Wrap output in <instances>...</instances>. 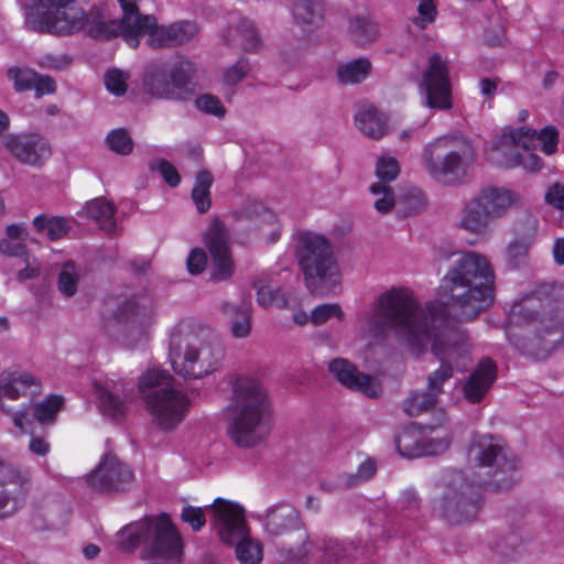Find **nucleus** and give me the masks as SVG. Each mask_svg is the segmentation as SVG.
<instances>
[{
    "instance_id": "obj_1",
    "label": "nucleus",
    "mask_w": 564,
    "mask_h": 564,
    "mask_svg": "<svg viewBox=\"0 0 564 564\" xmlns=\"http://www.w3.org/2000/svg\"><path fill=\"white\" fill-rule=\"evenodd\" d=\"M494 271L488 259L466 251L454 261L441 285L440 300L421 307L409 288L383 292L373 308L361 319L365 336L378 338L393 328L404 349L420 356L430 347L441 367L427 380V391L437 395L453 371L469 362L467 336L449 321L475 318L494 300Z\"/></svg>"
},
{
    "instance_id": "obj_2",
    "label": "nucleus",
    "mask_w": 564,
    "mask_h": 564,
    "mask_svg": "<svg viewBox=\"0 0 564 564\" xmlns=\"http://www.w3.org/2000/svg\"><path fill=\"white\" fill-rule=\"evenodd\" d=\"M471 482L460 471L446 473L436 487L434 511L451 524H462L476 517L479 489H507L518 479V464L509 457L503 442L489 434L475 435L467 449Z\"/></svg>"
},
{
    "instance_id": "obj_3",
    "label": "nucleus",
    "mask_w": 564,
    "mask_h": 564,
    "mask_svg": "<svg viewBox=\"0 0 564 564\" xmlns=\"http://www.w3.org/2000/svg\"><path fill=\"white\" fill-rule=\"evenodd\" d=\"M117 1L122 11L121 19L112 18L107 6H96L102 15L101 26L109 32L105 40L121 36L129 46L137 47L144 39L151 47H167L184 44L197 33L196 24L188 21L159 25L155 17L139 12L142 0Z\"/></svg>"
},
{
    "instance_id": "obj_4",
    "label": "nucleus",
    "mask_w": 564,
    "mask_h": 564,
    "mask_svg": "<svg viewBox=\"0 0 564 564\" xmlns=\"http://www.w3.org/2000/svg\"><path fill=\"white\" fill-rule=\"evenodd\" d=\"M21 10L24 26L39 34L68 37L83 32L97 40L109 34L96 6L86 11L74 0H25Z\"/></svg>"
},
{
    "instance_id": "obj_5",
    "label": "nucleus",
    "mask_w": 564,
    "mask_h": 564,
    "mask_svg": "<svg viewBox=\"0 0 564 564\" xmlns=\"http://www.w3.org/2000/svg\"><path fill=\"white\" fill-rule=\"evenodd\" d=\"M232 394L228 408V434L239 446H254L270 431L267 393L256 378L239 376L232 383Z\"/></svg>"
},
{
    "instance_id": "obj_6",
    "label": "nucleus",
    "mask_w": 564,
    "mask_h": 564,
    "mask_svg": "<svg viewBox=\"0 0 564 564\" xmlns=\"http://www.w3.org/2000/svg\"><path fill=\"white\" fill-rule=\"evenodd\" d=\"M113 543L123 552L143 545L145 564H181L183 541L166 514L128 523L115 535Z\"/></svg>"
},
{
    "instance_id": "obj_7",
    "label": "nucleus",
    "mask_w": 564,
    "mask_h": 564,
    "mask_svg": "<svg viewBox=\"0 0 564 564\" xmlns=\"http://www.w3.org/2000/svg\"><path fill=\"white\" fill-rule=\"evenodd\" d=\"M506 334L520 349L522 335H536L546 350L556 348L564 339V303L553 306L536 294L523 297L510 310Z\"/></svg>"
},
{
    "instance_id": "obj_8",
    "label": "nucleus",
    "mask_w": 564,
    "mask_h": 564,
    "mask_svg": "<svg viewBox=\"0 0 564 564\" xmlns=\"http://www.w3.org/2000/svg\"><path fill=\"white\" fill-rule=\"evenodd\" d=\"M558 145V130L545 126L539 132L527 127L503 130L488 150V160L503 167L522 166L528 172H536L542 167V160L532 151L540 149L544 154L552 155Z\"/></svg>"
},
{
    "instance_id": "obj_9",
    "label": "nucleus",
    "mask_w": 564,
    "mask_h": 564,
    "mask_svg": "<svg viewBox=\"0 0 564 564\" xmlns=\"http://www.w3.org/2000/svg\"><path fill=\"white\" fill-rule=\"evenodd\" d=\"M294 239L307 289L318 294L334 292L340 285L341 275L329 240L312 230H300Z\"/></svg>"
},
{
    "instance_id": "obj_10",
    "label": "nucleus",
    "mask_w": 564,
    "mask_h": 564,
    "mask_svg": "<svg viewBox=\"0 0 564 564\" xmlns=\"http://www.w3.org/2000/svg\"><path fill=\"white\" fill-rule=\"evenodd\" d=\"M139 391L154 423L164 431L178 426L191 408L189 398L174 387L173 377L155 366L140 377Z\"/></svg>"
},
{
    "instance_id": "obj_11",
    "label": "nucleus",
    "mask_w": 564,
    "mask_h": 564,
    "mask_svg": "<svg viewBox=\"0 0 564 564\" xmlns=\"http://www.w3.org/2000/svg\"><path fill=\"white\" fill-rule=\"evenodd\" d=\"M422 159L432 178L444 185H454L466 176L474 160V150L463 138L442 137L424 148Z\"/></svg>"
},
{
    "instance_id": "obj_12",
    "label": "nucleus",
    "mask_w": 564,
    "mask_h": 564,
    "mask_svg": "<svg viewBox=\"0 0 564 564\" xmlns=\"http://www.w3.org/2000/svg\"><path fill=\"white\" fill-rule=\"evenodd\" d=\"M209 510L221 541L236 544L238 561L242 564H259L263 557V547L258 540L249 536L243 508L236 502L217 498Z\"/></svg>"
},
{
    "instance_id": "obj_13",
    "label": "nucleus",
    "mask_w": 564,
    "mask_h": 564,
    "mask_svg": "<svg viewBox=\"0 0 564 564\" xmlns=\"http://www.w3.org/2000/svg\"><path fill=\"white\" fill-rule=\"evenodd\" d=\"M195 73V64L187 58L177 59L169 68L153 66L144 74V88L156 98L183 99Z\"/></svg>"
},
{
    "instance_id": "obj_14",
    "label": "nucleus",
    "mask_w": 564,
    "mask_h": 564,
    "mask_svg": "<svg viewBox=\"0 0 564 564\" xmlns=\"http://www.w3.org/2000/svg\"><path fill=\"white\" fill-rule=\"evenodd\" d=\"M224 358V348L217 340L189 341L183 352H170L171 365L175 373L200 379L217 370Z\"/></svg>"
},
{
    "instance_id": "obj_15",
    "label": "nucleus",
    "mask_w": 564,
    "mask_h": 564,
    "mask_svg": "<svg viewBox=\"0 0 564 564\" xmlns=\"http://www.w3.org/2000/svg\"><path fill=\"white\" fill-rule=\"evenodd\" d=\"M84 481L94 492L115 495L124 492L133 486L134 473L117 455L107 453L97 466L85 475Z\"/></svg>"
},
{
    "instance_id": "obj_16",
    "label": "nucleus",
    "mask_w": 564,
    "mask_h": 564,
    "mask_svg": "<svg viewBox=\"0 0 564 564\" xmlns=\"http://www.w3.org/2000/svg\"><path fill=\"white\" fill-rule=\"evenodd\" d=\"M40 386L39 380L25 369L20 367L9 368L0 373V402L3 399L18 400L35 393ZM3 412L8 413L21 433L30 431V420L24 411H11L0 403Z\"/></svg>"
},
{
    "instance_id": "obj_17",
    "label": "nucleus",
    "mask_w": 564,
    "mask_h": 564,
    "mask_svg": "<svg viewBox=\"0 0 564 564\" xmlns=\"http://www.w3.org/2000/svg\"><path fill=\"white\" fill-rule=\"evenodd\" d=\"M420 90L429 108L436 110L452 108V85L447 61L441 55L434 54L429 58V66L423 72Z\"/></svg>"
},
{
    "instance_id": "obj_18",
    "label": "nucleus",
    "mask_w": 564,
    "mask_h": 564,
    "mask_svg": "<svg viewBox=\"0 0 564 564\" xmlns=\"http://www.w3.org/2000/svg\"><path fill=\"white\" fill-rule=\"evenodd\" d=\"M30 488L29 470L0 462V518L12 514Z\"/></svg>"
},
{
    "instance_id": "obj_19",
    "label": "nucleus",
    "mask_w": 564,
    "mask_h": 564,
    "mask_svg": "<svg viewBox=\"0 0 564 564\" xmlns=\"http://www.w3.org/2000/svg\"><path fill=\"white\" fill-rule=\"evenodd\" d=\"M3 145L19 162L40 167L51 156L47 140L36 133H11L3 137Z\"/></svg>"
},
{
    "instance_id": "obj_20",
    "label": "nucleus",
    "mask_w": 564,
    "mask_h": 564,
    "mask_svg": "<svg viewBox=\"0 0 564 564\" xmlns=\"http://www.w3.org/2000/svg\"><path fill=\"white\" fill-rule=\"evenodd\" d=\"M205 243L212 256L213 278L226 280L234 272V262L228 248V234L223 223L214 220L206 231Z\"/></svg>"
},
{
    "instance_id": "obj_21",
    "label": "nucleus",
    "mask_w": 564,
    "mask_h": 564,
    "mask_svg": "<svg viewBox=\"0 0 564 564\" xmlns=\"http://www.w3.org/2000/svg\"><path fill=\"white\" fill-rule=\"evenodd\" d=\"M328 370L338 382L350 390L361 392L369 398H375L381 392L379 381L371 376L359 372L348 359H333L328 364Z\"/></svg>"
},
{
    "instance_id": "obj_22",
    "label": "nucleus",
    "mask_w": 564,
    "mask_h": 564,
    "mask_svg": "<svg viewBox=\"0 0 564 564\" xmlns=\"http://www.w3.org/2000/svg\"><path fill=\"white\" fill-rule=\"evenodd\" d=\"M93 395L101 413L111 419H118L126 411V401L122 395V384L108 377L95 379Z\"/></svg>"
},
{
    "instance_id": "obj_23",
    "label": "nucleus",
    "mask_w": 564,
    "mask_h": 564,
    "mask_svg": "<svg viewBox=\"0 0 564 564\" xmlns=\"http://www.w3.org/2000/svg\"><path fill=\"white\" fill-rule=\"evenodd\" d=\"M475 196L492 221L506 216L520 203V195L507 187L488 186Z\"/></svg>"
},
{
    "instance_id": "obj_24",
    "label": "nucleus",
    "mask_w": 564,
    "mask_h": 564,
    "mask_svg": "<svg viewBox=\"0 0 564 564\" xmlns=\"http://www.w3.org/2000/svg\"><path fill=\"white\" fill-rule=\"evenodd\" d=\"M124 314L129 321V336L145 338L155 319L152 300L143 296L129 301L124 306Z\"/></svg>"
},
{
    "instance_id": "obj_25",
    "label": "nucleus",
    "mask_w": 564,
    "mask_h": 564,
    "mask_svg": "<svg viewBox=\"0 0 564 564\" xmlns=\"http://www.w3.org/2000/svg\"><path fill=\"white\" fill-rule=\"evenodd\" d=\"M497 377V367L494 361L486 358L479 361L476 369L467 378L463 392L469 402L480 401L488 392Z\"/></svg>"
},
{
    "instance_id": "obj_26",
    "label": "nucleus",
    "mask_w": 564,
    "mask_h": 564,
    "mask_svg": "<svg viewBox=\"0 0 564 564\" xmlns=\"http://www.w3.org/2000/svg\"><path fill=\"white\" fill-rule=\"evenodd\" d=\"M491 218L480 205L476 196L467 200L460 209L458 227L478 237L490 234Z\"/></svg>"
},
{
    "instance_id": "obj_27",
    "label": "nucleus",
    "mask_w": 564,
    "mask_h": 564,
    "mask_svg": "<svg viewBox=\"0 0 564 564\" xmlns=\"http://www.w3.org/2000/svg\"><path fill=\"white\" fill-rule=\"evenodd\" d=\"M357 129L369 139L382 138L388 132L387 118L371 105L361 106L355 115Z\"/></svg>"
},
{
    "instance_id": "obj_28",
    "label": "nucleus",
    "mask_w": 564,
    "mask_h": 564,
    "mask_svg": "<svg viewBox=\"0 0 564 564\" xmlns=\"http://www.w3.org/2000/svg\"><path fill=\"white\" fill-rule=\"evenodd\" d=\"M423 436L424 430L419 425H410L401 430L395 438L399 453L409 458L424 456Z\"/></svg>"
},
{
    "instance_id": "obj_29",
    "label": "nucleus",
    "mask_w": 564,
    "mask_h": 564,
    "mask_svg": "<svg viewBox=\"0 0 564 564\" xmlns=\"http://www.w3.org/2000/svg\"><path fill=\"white\" fill-rule=\"evenodd\" d=\"M424 436L422 437L424 456L438 455L447 451L452 442V433L445 424L435 426H422Z\"/></svg>"
},
{
    "instance_id": "obj_30",
    "label": "nucleus",
    "mask_w": 564,
    "mask_h": 564,
    "mask_svg": "<svg viewBox=\"0 0 564 564\" xmlns=\"http://www.w3.org/2000/svg\"><path fill=\"white\" fill-rule=\"evenodd\" d=\"M296 510L288 505L275 506L267 510L265 530L270 534H280L285 529L292 528L297 523Z\"/></svg>"
},
{
    "instance_id": "obj_31",
    "label": "nucleus",
    "mask_w": 564,
    "mask_h": 564,
    "mask_svg": "<svg viewBox=\"0 0 564 564\" xmlns=\"http://www.w3.org/2000/svg\"><path fill=\"white\" fill-rule=\"evenodd\" d=\"M83 212L86 216L97 221L104 231L112 234L117 230L113 217L115 208L105 198L99 197L90 200L84 206Z\"/></svg>"
},
{
    "instance_id": "obj_32",
    "label": "nucleus",
    "mask_w": 564,
    "mask_h": 564,
    "mask_svg": "<svg viewBox=\"0 0 564 564\" xmlns=\"http://www.w3.org/2000/svg\"><path fill=\"white\" fill-rule=\"evenodd\" d=\"M351 549L350 543L327 538L318 545L314 556L324 564H339L350 556Z\"/></svg>"
},
{
    "instance_id": "obj_33",
    "label": "nucleus",
    "mask_w": 564,
    "mask_h": 564,
    "mask_svg": "<svg viewBox=\"0 0 564 564\" xmlns=\"http://www.w3.org/2000/svg\"><path fill=\"white\" fill-rule=\"evenodd\" d=\"M371 70V63L367 58H357L337 67L338 80L343 84H358L365 80Z\"/></svg>"
},
{
    "instance_id": "obj_34",
    "label": "nucleus",
    "mask_w": 564,
    "mask_h": 564,
    "mask_svg": "<svg viewBox=\"0 0 564 564\" xmlns=\"http://www.w3.org/2000/svg\"><path fill=\"white\" fill-rule=\"evenodd\" d=\"M232 31L241 39V45L245 51L257 53L262 48L263 41L253 21L241 18Z\"/></svg>"
},
{
    "instance_id": "obj_35",
    "label": "nucleus",
    "mask_w": 564,
    "mask_h": 564,
    "mask_svg": "<svg viewBox=\"0 0 564 564\" xmlns=\"http://www.w3.org/2000/svg\"><path fill=\"white\" fill-rule=\"evenodd\" d=\"M256 228L261 240L274 243L280 239L282 225L273 212L264 210L257 220Z\"/></svg>"
},
{
    "instance_id": "obj_36",
    "label": "nucleus",
    "mask_w": 564,
    "mask_h": 564,
    "mask_svg": "<svg viewBox=\"0 0 564 564\" xmlns=\"http://www.w3.org/2000/svg\"><path fill=\"white\" fill-rule=\"evenodd\" d=\"M36 230L51 240L64 237L69 229L68 221L61 217L37 216L33 220Z\"/></svg>"
},
{
    "instance_id": "obj_37",
    "label": "nucleus",
    "mask_w": 564,
    "mask_h": 564,
    "mask_svg": "<svg viewBox=\"0 0 564 564\" xmlns=\"http://www.w3.org/2000/svg\"><path fill=\"white\" fill-rule=\"evenodd\" d=\"M293 17L299 24H315L322 18V6L316 0H294Z\"/></svg>"
},
{
    "instance_id": "obj_38",
    "label": "nucleus",
    "mask_w": 564,
    "mask_h": 564,
    "mask_svg": "<svg viewBox=\"0 0 564 564\" xmlns=\"http://www.w3.org/2000/svg\"><path fill=\"white\" fill-rule=\"evenodd\" d=\"M213 184V176L207 171L197 174L192 197L199 213H205L210 207L209 188Z\"/></svg>"
},
{
    "instance_id": "obj_39",
    "label": "nucleus",
    "mask_w": 564,
    "mask_h": 564,
    "mask_svg": "<svg viewBox=\"0 0 564 564\" xmlns=\"http://www.w3.org/2000/svg\"><path fill=\"white\" fill-rule=\"evenodd\" d=\"M7 235L8 238L0 242L1 252L13 257L24 256L21 241L26 236L25 228L22 225H10L7 228Z\"/></svg>"
},
{
    "instance_id": "obj_40",
    "label": "nucleus",
    "mask_w": 564,
    "mask_h": 564,
    "mask_svg": "<svg viewBox=\"0 0 564 564\" xmlns=\"http://www.w3.org/2000/svg\"><path fill=\"white\" fill-rule=\"evenodd\" d=\"M310 318L313 325L321 326L333 319L343 321L345 313L338 303H325L315 306L310 313Z\"/></svg>"
},
{
    "instance_id": "obj_41",
    "label": "nucleus",
    "mask_w": 564,
    "mask_h": 564,
    "mask_svg": "<svg viewBox=\"0 0 564 564\" xmlns=\"http://www.w3.org/2000/svg\"><path fill=\"white\" fill-rule=\"evenodd\" d=\"M370 193L376 197L373 206L378 213L386 214L392 210L395 205V195L391 186L377 182L370 186Z\"/></svg>"
},
{
    "instance_id": "obj_42",
    "label": "nucleus",
    "mask_w": 564,
    "mask_h": 564,
    "mask_svg": "<svg viewBox=\"0 0 564 564\" xmlns=\"http://www.w3.org/2000/svg\"><path fill=\"white\" fill-rule=\"evenodd\" d=\"M8 79L17 91L31 90L36 80V72L24 66H11L7 70Z\"/></svg>"
},
{
    "instance_id": "obj_43",
    "label": "nucleus",
    "mask_w": 564,
    "mask_h": 564,
    "mask_svg": "<svg viewBox=\"0 0 564 564\" xmlns=\"http://www.w3.org/2000/svg\"><path fill=\"white\" fill-rule=\"evenodd\" d=\"M106 144L109 150L119 155H128L133 150L132 138L123 128L111 130L106 137Z\"/></svg>"
},
{
    "instance_id": "obj_44",
    "label": "nucleus",
    "mask_w": 564,
    "mask_h": 564,
    "mask_svg": "<svg viewBox=\"0 0 564 564\" xmlns=\"http://www.w3.org/2000/svg\"><path fill=\"white\" fill-rule=\"evenodd\" d=\"M63 405V398L51 395L42 402L34 404V417L42 424L53 422Z\"/></svg>"
},
{
    "instance_id": "obj_45",
    "label": "nucleus",
    "mask_w": 564,
    "mask_h": 564,
    "mask_svg": "<svg viewBox=\"0 0 564 564\" xmlns=\"http://www.w3.org/2000/svg\"><path fill=\"white\" fill-rule=\"evenodd\" d=\"M375 172L380 182L387 184L398 177L400 165L394 156L386 153L377 159Z\"/></svg>"
},
{
    "instance_id": "obj_46",
    "label": "nucleus",
    "mask_w": 564,
    "mask_h": 564,
    "mask_svg": "<svg viewBox=\"0 0 564 564\" xmlns=\"http://www.w3.org/2000/svg\"><path fill=\"white\" fill-rule=\"evenodd\" d=\"M250 70V61L247 57H241L224 69L223 83L226 86L235 87L248 76Z\"/></svg>"
},
{
    "instance_id": "obj_47",
    "label": "nucleus",
    "mask_w": 564,
    "mask_h": 564,
    "mask_svg": "<svg viewBox=\"0 0 564 564\" xmlns=\"http://www.w3.org/2000/svg\"><path fill=\"white\" fill-rule=\"evenodd\" d=\"M257 301L262 307L276 306L279 308L289 307V301L279 288L271 285H261L257 292Z\"/></svg>"
},
{
    "instance_id": "obj_48",
    "label": "nucleus",
    "mask_w": 564,
    "mask_h": 564,
    "mask_svg": "<svg viewBox=\"0 0 564 564\" xmlns=\"http://www.w3.org/2000/svg\"><path fill=\"white\" fill-rule=\"evenodd\" d=\"M224 310L228 315L237 314L239 316V319L231 324L232 335L237 338L247 337L250 334L249 307H236L232 304H225Z\"/></svg>"
},
{
    "instance_id": "obj_49",
    "label": "nucleus",
    "mask_w": 564,
    "mask_h": 564,
    "mask_svg": "<svg viewBox=\"0 0 564 564\" xmlns=\"http://www.w3.org/2000/svg\"><path fill=\"white\" fill-rule=\"evenodd\" d=\"M79 271L73 262L63 265L58 276V290L66 296H72L77 291Z\"/></svg>"
},
{
    "instance_id": "obj_50",
    "label": "nucleus",
    "mask_w": 564,
    "mask_h": 564,
    "mask_svg": "<svg viewBox=\"0 0 564 564\" xmlns=\"http://www.w3.org/2000/svg\"><path fill=\"white\" fill-rule=\"evenodd\" d=\"M436 402V397L433 392L415 393L404 402V411L411 415L416 416L422 412L433 406Z\"/></svg>"
},
{
    "instance_id": "obj_51",
    "label": "nucleus",
    "mask_w": 564,
    "mask_h": 564,
    "mask_svg": "<svg viewBox=\"0 0 564 564\" xmlns=\"http://www.w3.org/2000/svg\"><path fill=\"white\" fill-rule=\"evenodd\" d=\"M129 77L127 72L119 68L108 69L104 76L106 89L115 96H122L127 90Z\"/></svg>"
},
{
    "instance_id": "obj_52",
    "label": "nucleus",
    "mask_w": 564,
    "mask_h": 564,
    "mask_svg": "<svg viewBox=\"0 0 564 564\" xmlns=\"http://www.w3.org/2000/svg\"><path fill=\"white\" fill-rule=\"evenodd\" d=\"M350 30L360 43L370 42L378 34V25L366 17H359L351 21Z\"/></svg>"
},
{
    "instance_id": "obj_53",
    "label": "nucleus",
    "mask_w": 564,
    "mask_h": 564,
    "mask_svg": "<svg viewBox=\"0 0 564 564\" xmlns=\"http://www.w3.org/2000/svg\"><path fill=\"white\" fill-rule=\"evenodd\" d=\"M195 107L197 110L217 118H223L226 115V108L220 99L210 94L197 96L195 98Z\"/></svg>"
},
{
    "instance_id": "obj_54",
    "label": "nucleus",
    "mask_w": 564,
    "mask_h": 564,
    "mask_svg": "<svg viewBox=\"0 0 564 564\" xmlns=\"http://www.w3.org/2000/svg\"><path fill=\"white\" fill-rule=\"evenodd\" d=\"M416 11L417 13L412 18V22L420 29L433 23L437 14L434 0H419Z\"/></svg>"
},
{
    "instance_id": "obj_55",
    "label": "nucleus",
    "mask_w": 564,
    "mask_h": 564,
    "mask_svg": "<svg viewBox=\"0 0 564 564\" xmlns=\"http://www.w3.org/2000/svg\"><path fill=\"white\" fill-rule=\"evenodd\" d=\"M70 62H72L70 57L66 54H52V53L43 54L42 56H40L36 59L37 66H40L41 68L53 69V70L63 69V68L67 67L70 64Z\"/></svg>"
},
{
    "instance_id": "obj_56",
    "label": "nucleus",
    "mask_w": 564,
    "mask_h": 564,
    "mask_svg": "<svg viewBox=\"0 0 564 564\" xmlns=\"http://www.w3.org/2000/svg\"><path fill=\"white\" fill-rule=\"evenodd\" d=\"M152 169L158 171L170 186L174 187L178 185L181 181L180 174L175 166L172 165L169 161L158 160L153 164Z\"/></svg>"
},
{
    "instance_id": "obj_57",
    "label": "nucleus",
    "mask_w": 564,
    "mask_h": 564,
    "mask_svg": "<svg viewBox=\"0 0 564 564\" xmlns=\"http://www.w3.org/2000/svg\"><path fill=\"white\" fill-rule=\"evenodd\" d=\"M181 517L182 520L188 523L194 531L200 530L206 522L204 511L198 507H184Z\"/></svg>"
},
{
    "instance_id": "obj_58",
    "label": "nucleus",
    "mask_w": 564,
    "mask_h": 564,
    "mask_svg": "<svg viewBox=\"0 0 564 564\" xmlns=\"http://www.w3.org/2000/svg\"><path fill=\"white\" fill-rule=\"evenodd\" d=\"M207 263V256L200 248H195L187 257V269L191 274H198L204 271Z\"/></svg>"
},
{
    "instance_id": "obj_59",
    "label": "nucleus",
    "mask_w": 564,
    "mask_h": 564,
    "mask_svg": "<svg viewBox=\"0 0 564 564\" xmlns=\"http://www.w3.org/2000/svg\"><path fill=\"white\" fill-rule=\"evenodd\" d=\"M34 89L36 97H43L45 95H52L56 90L55 80L47 76L36 73V80H34Z\"/></svg>"
},
{
    "instance_id": "obj_60",
    "label": "nucleus",
    "mask_w": 564,
    "mask_h": 564,
    "mask_svg": "<svg viewBox=\"0 0 564 564\" xmlns=\"http://www.w3.org/2000/svg\"><path fill=\"white\" fill-rule=\"evenodd\" d=\"M545 200L557 209H564V186L560 184L551 186L545 194Z\"/></svg>"
},
{
    "instance_id": "obj_61",
    "label": "nucleus",
    "mask_w": 564,
    "mask_h": 564,
    "mask_svg": "<svg viewBox=\"0 0 564 564\" xmlns=\"http://www.w3.org/2000/svg\"><path fill=\"white\" fill-rule=\"evenodd\" d=\"M375 471V462L371 459L365 460L359 465L357 474L355 475L354 479L350 480L349 485H356L359 481L368 480L373 476Z\"/></svg>"
},
{
    "instance_id": "obj_62",
    "label": "nucleus",
    "mask_w": 564,
    "mask_h": 564,
    "mask_svg": "<svg viewBox=\"0 0 564 564\" xmlns=\"http://www.w3.org/2000/svg\"><path fill=\"white\" fill-rule=\"evenodd\" d=\"M528 249V243L516 240L508 246L507 253L511 261L517 262L527 256Z\"/></svg>"
},
{
    "instance_id": "obj_63",
    "label": "nucleus",
    "mask_w": 564,
    "mask_h": 564,
    "mask_svg": "<svg viewBox=\"0 0 564 564\" xmlns=\"http://www.w3.org/2000/svg\"><path fill=\"white\" fill-rule=\"evenodd\" d=\"M20 261L25 263V267H24V269L19 270V272H18L19 280L23 281L26 279H31L37 274L40 267L35 260H30L29 257H25L24 259H21Z\"/></svg>"
},
{
    "instance_id": "obj_64",
    "label": "nucleus",
    "mask_w": 564,
    "mask_h": 564,
    "mask_svg": "<svg viewBox=\"0 0 564 564\" xmlns=\"http://www.w3.org/2000/svg\"><path fill=\"white\" fill-rule=\"evenodd\" d=\"M553 257L557 264H564V238L556 239L553 247Z\"/></svg>"
}]
</instances>
